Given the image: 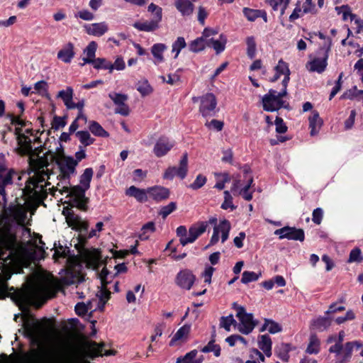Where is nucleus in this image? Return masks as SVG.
<instances>
[{"instance_id":"f257e3e1","label":"nucleus","mask_w":363,"mask_h":363,"mask_svg":"<svg viewBox=\"0 0 363 363\" xmlns=\"http://www.w3.org/2000/svg\"><path fill=\"white\" fill-rule=\"evenodd\" d=\"M23 326V328L19 329L18 332L29 339L32 345H36L43 332V327L40 322L28 311L24 316Z\"/></svg>"},{"instance_id":"f03ea898","label":"nucleus","mask_w":363,"mask_h":363,"mask_svg":"<svg viewBox=\"0 0 363 363\" xmlns=\"http://www.w3.org/2000/svg\"><path fill=\"white\" fill-rule=\"evenodd\" d=\"M199 112L204 118L215 116L218 111L216 109L217 99L213 93H207L201 98Z\"/></svg>"},{"instance_id":"7ed1b4c3","label":"nucleus","mask_w":363,"mask_h":363,"mask_svg":"<svg viewBox=\"0 0 363 363\" xmlns=\"http://www.w3.org/2000/svg\"><path fill=\"white\" fill-rule=\"evenodd\" d=\"M188 172V155L186 152L184 153L180 161L179 166L169 167L163 174V178L168 180H172L175 176H177L181 179H184Z\"/></svg>"},{"instance_id":"20e7f679","label":"nucleus","mask_w":363,"mask_h":363,"mask_svg":"<svg viewBox=\"0 0 363 363\" xmlns=\"http://www.w3.org/2000/svg\"><path fill=\"white\" fill-rule=\"evenodd\" d=\"M274 234L279 235L280 240L288 239L303 242L305 239V233L303 229L296 227L284 226L274 231Z\"/></svg>"},{"instance_id":"39448f33","label":"nucleus","mask_w":363,"mask_h":363,"mask_svg":"<svg viewBox=\"0 0 363 363\" xmlns=\"http://www.w3.org/2000/svg\"><path fill=\"white\" fill-rule=\"evenodd\" d=\"M329 44L327 48H320V51H324V55L322 57H315L308 62L310 65L309 71L316 72L319 74L323 73L328 65V52L330 50L332 41L330 38H328Z\"/></svg>"},{"instance_id":"423d86ee","label":"nucleus","mask_w":363,"mask_h":363,"mask_svg":"<svg viewBox=\"0 0 363 363\" xmlns=\"http://www.w3.org/2000/svg\"><path fill=\"white\" fill-rule=\"evenodd\" d=\"M238 318L240 321V323L237 325L238 330L244 335L251 333L259 323L257 320L254 319V315L251 313L246 312Z\"/></svg>"},{"instance_id":"0eeeda50","label":"nucleus","mask_w":363,"mask_h":363,"mask_svg":"<svg viewBox=\"0 0 363 363\" xmlns=\"http://www.w3.org/2000/svg\"><path fill=\"white\" fill-rule=\"evenodd\" d=\"M196 280V276L188 269L180 270L175 278L176 284L181 289L190 290Z\"/></svg>"},{"instance_id":"6e6552de","label":"nucleus","mask_w":363,"mask_h":363,"mask_svg":"<svg viewBox=\"0 0 363 363\" xmlns=\"http://www.w3.org/2000/svg\"><path fill=\"white\" fill-rule=\"evenodd\" d=\"M18 147L16 148V152L21 156H28V161L30 165L37 162L35 156H38V153H35L32 147L31 140L23 142L22 140H18Z\"/></svg>"},{"instance_id":"1a4fd4ad","label":"nucleus","mask_w":363,"mask_h":363,"mask_svg":"<svg viewBox=\"0 0 363 363\" xmlns=\"http://www.w3.org/2000/svg\"><path fill=\"white\" fill-rule=\"evenodd\" d=\"M174 146V142L165 136L160 137L155 144L153 153L157 157L166 155Z\"/></svg>"},{"instance_id":"9d476101","label":"nucleus","mask_w":363,"mask_h":363,"mask_svg":"<svg viewBox=\"0 0 363 363\" xmlns=\"http://www.w3.org/2000/svg\"><path fill=\"white\" fill-rule=\"evenodd\" d=\"M147 191L150 197L156 202H160L166 200L170 196L169 189L162 186L149 187L147 188Z\"/></svg>"},{"instance_id":"9b49d317","label":"nucleus","mask_w":363,"mask_h":363,"mask_svg":"<svg viewBox=\"0 0 363 363\" xmlns=\"http://www.w3.org/2000/svg\"><path fill=\"white\" fill-rule=\"evenodd\" d=\"M6 169L4 164H0V195L2 196L4 202H6V193L5 186L13 183L11 172H6Z\"/></svg>"},{"instance_id":"f8f14e48","label":"nucleus","mask_w":363,"mask_h":363,"mask_svg":"<svg viewBox=\"0 0 363 363\" xmlns=\"http://www.w3.org/2000/svg\"><path fill=\"white\" fill-rule=\"evenodd\" d=\"M57 164L59 166L61 173L69 179V174L75 172L77 161H74V159L72 156H67L65 158L64 162L57 161Z\"/></svg>"},{"instance_id":"ddd939ff","label":"nucleus","mask_w":363,"mask_h":363,"mask_svg":"<svg viewBox=\"0 0 363 363\" xmlns=\"http://www.w3.org/2000/svg\"><path fill=\"white\" fill-rule=\"evenodd\" d=\"M84 27L87 34L97 37L102 36L108 30L106 22L86 24Z\"/></svg>"},{"instance_id":"4468645a","label":"nucleus","mask_w":363,"mask_h":363,"mask_svg":"<svg viewBox=\"0 0 363 363\" xmlns=\"http://www.w3.org/2000/svg\"><path fill=\"white\" fill-rule=\"evenodd\" d=\"M125 194L128 196L135 198L139 203H145L148 200L147 189H140L135 186H130L125 190Z\"/></svg>"},{"instance_id":"2eb2a0df","label":"nucleus","mask_w":363,"mask_h":363,"mask_svg":"<svg viewBox=\"0 0 363 363\" xmlns=\"http://www.w3.org/2000/svg\"><path fill=\"white\" fill-rule=\"evenodd\" d=\"M354 347L357 349H359L363 347V344L360 341L357 340L346 342L344 347V352L342 357L337 361V363H346L349 362Z\"/></svg>"},{"instance_id":"dca6fc26","label":"nucleus","mask_w":363,"mask_h":363,"mask_svg":"<svg viewBox=\"0 0 363 363\" xmlns=\"http://www.w3.org/2000/svg\"><path fill=\"white\" fill-rule=\"evenodd\" d=\"M197 0H175L174 6L183 16H188L193 13L194 5L191 1Z\"/></svg>"},{"instance_id":"f3484780","label":"nucleus","mask_w":363,"mask_h":363,"mask_svg":"<svg viewBox=\"0 0 363 363\" xmlns=\"http://www.w3.org/2000/svg\"><path fill=\"white\" fill-rule=\"evenodd\" d=\"M50 297H47L45 290L34 292L29 298H27V303L40 308L44 305Z\"/></svg>"},{"instance_id":"a211bd4d","label":"nucleus","mask_w":363,"mask_h":363,"mask_svg":"<svg viewBox=\"0 0 363 363\" xmlns=\"http://www.w3.org/2000/svg\"><path fill=\"white\" fill-rule=\"evenodd\" d=\"M74 44L69 42L57 53V58L65 63H70L74 57Z\"/></svg>"},{"instance_id":"6ab92c4d","label":"nucleus","mask_w":363,"mask_h":363,"mask_svg":"<svg viewBox=\"0 0 363 363\" xmlns=\"http://www.w3.org/2000/svg\"><path fill=\"white\" fill-rule=\"evenodd\" d=\"M294 348L290 343L281 342L274 348V354L283 362H288L289 360V353Z\"/></svg>"},{"instance_id":"aec40b11","label":"nucleus","mask_w":363,"mask_h":363,"mask_svg":"<svg viewBox=\"0 0 363 363\" xmlns=\"http://www.w3.org/2000/svg\"><path fill=\"white\" fill-rule=\"evenodd\" d=\"M308 121L311 135H316L323 123V120L320 118L319 113L315 110L313 111L312 116L309 117Z\"/></svg>"},{"instance_id":"412c9836","label":"nucleus","mask_w":363,"mask_h":363,"mask_svg":"<svg viewBox=\"0 0 363 363\" xmlns=\"http://www.w3.org/2000/svg\"><path fill=\"white\" fill-rule=\"evenodd\" d=\"M97 50V43L95 41H91L84 50V53L86 57L82 58L83 63H80V66H84L85 64H91L94 62L95 59L96 52Z\"/></svg>"},{"instance_id":"4be33fe9","label":"nucleus","mask_w":363,"mask_h":363,"mask_svg":"<svg viewBox=\"0 0 363 363\" xmlns=\"http://www.w3.org/2000/svg\"><path fill=\"white\" fill-rule=\"evenodd\" d=\"M227 38L223 34H220L219 39L211 38L206 40L207 47L213 48L217 54L222 52L225 48Z\"/></svg>"},{"instance_id":"5701e85b","label":"nucleus","mask_w":363,"mask_h":363,"mask_svg":"<svg viewBox=\"0 0 363 363\" xmlns=\"http://www.w3.org/2000/svg\"><path fill=\"white\" fill-rule=\"evenodd\" d=\"M91 345L93 347H94V349L93 351L89 352L86 354V357L91 359H94L96 357L99 356H110L114 354V352L113 351L110 350H104V344L102 343L101 345H98L96 342H92Z\"/></svg>"},{"instance_id":"b1692460","label":"nucleus","mask_w":363,"mask_h":363,"mask_svg":"<svg viewBox=\"0 0 363 363\" xmlns=\"http://www.w3.org/2000/svg\"><path fill=\"white\" fill-rule=\"evenodd\" d=\"M88 189H85L84 187L82 186L81 185H76L73 186L71 188L69 187H63L62 189V194L63 192L68 193V196H69L71 199H84L86 191Z\"/></svg>"},{"instance_id":"393cba45","label":"nucleus","mask_w":363,"mask_h":363,"mask_svg":"<svg viewBox=\"0 0 363 363\" xmlns=\"http://www.w3.org/2000/svg\"><path fill=\"white\" fill-rule=\"evenodd\" d=\"M159 21L152 19L150 21L143 23L139 21L135 22L133 26L140 31L152 32L159 28Z\"/></svg>"},{"instance_id":"a878e982","label":"nucleus","mask_w":363,"mask_h":363,"mask_svg":"<svg viewBox=\"0 0 363 363\" xmlns=\"http://www.w3.org/2000/svg\"><path fill=\"white\" fill-rule=\"evenodd\" d=\"M66 221L69 227L73 230L82 231L83 230H86L88 225L82 220L81 217L77 214H74V217H69L66 219Z\"/></svg>"},{"instance_id":"bb28decb","label":"nucleus","mask_w":363,"mask_h":363,"mask_svg":"<svg viewBox=\"0 0 363 363\" xmlns=\"http://www.w3.org/2000/svg\"><path fill=\"white\" fill-rule=\"evenodd\" d=\"M332 318L325 316H319L318 318L313 320L312 326L313 328L318 330L319 331L326 330L331 325Z\"/></svg>"},{"instance_id":"cd10ccee","label":"nucleus","mask_w":363,"mask_h":363,"mask_svg":"<svg viewBox=\"0 0 363 363\" xmlns=\"http://www.w3.org/2000/svg\"><path fill=\"white\" fill-rule=\"evenodd\" d=\"M89 130L94 135L97 137L108 138L109 136V133L95 121H89Z\"/></svg>"},{"instance_id":"c85d7f7f","label":"nucleus","mask_w":363,"mask_h":363,"mask_svg":"<svg viewBox=\"0 0 363 363\" xmlns=\"http://www.w3.org/2000/svg\"><path fill=\"white\" fill-rule=\"evenodd\" d=\"M167 47L164 43H155L151 48V53L157 62L164 61L163 52L167 50Z\"/></svg>"},{"instance_id":"c756f323","label":"nucleus","mask_w":363,"mask_h":363,"mask_svg":"<svg viewBox=\"0 0 363 363\" xmlns=\"http://www.w3.org/2000/svg\"><path fill=\"white\" fill-rule=\"evenodd\" d=\"M320 342L315 334H311L309 338V343L307 346L306 352L308 354H317L320 352Z\"/></svg>"},{"instance_id":"7c9ffc66","label":"nucleus","mask_w":363,"mask_h":363,"mask_svg":"<svg viewBox=\"0 0 363 363\" xmlns=\"http://www.w3.org/2000/svg\"><path fill=\"white\" fill-rule=\"evenodd\" d=\"M206 40H205L202 36H201L191 41L189 45V50L195 53L203 50L207 46Z\"/></svg>"},{"instance_id":"2f4dec72","label":"nucleus","mask_w":363,"mask_h":363,"mask_svg":"<svg viewBox=\"0 0 363 363\" xmlns=\"http://www.w3.org/2000/svg\"><path fill=\"white\" fill-rule=\"evenodd\" d=\"M94 171L91 167L86 168L83 174L79 177V185L84 187L85 189L90 188V183L93 177Z\"/></svg>"},{"instance_id":"473e14b6","label":"nucleus","mask_w":363,"mask_h":363,"mask_svg":"<svg viewBox=\"0 0 363 363\" xmlns=\"http://www.w3.org/2000/svg\"><path fill=\"white\" fill-rule=\"evenodd\" d=\"M79 142L85 147L92 145L95 142V139L91 137L88 130H79L75 133Z\"/></svg>"},{"instance_id":"72a5a7b5","label":"nucleus","mask_w":363,"mask_h":363,"mask_svg":"<svg viewBox=\"0 0 363 363\" xmlns=\"http://www.w3.org/2000/svg\"><path fill=\"white\" fill-rule=\"evenodd\" d=\"M57 96L62 99L67 108L69 106L73 99V89L67 86L65 90H61L58 92Z\"/></svg>"},{"instance_id":"f704fd0d","label":"nucleus","mask_w":363,"mask_h":363,"mask_svg":"<svg viewBox=\"0 0 363 363\" xmlns=\"http://www.w3.org/2000/svg\"><path fill=\"white\" fill-rule=\"evenodd\" d=\"M96 69H108L109 73H112L113 67L111 66V62L104 57H98L94 60L91 63Z\"/></svg>"},{"instance_id":"c9c22d12","label":"nucleus","mask_w":363,"mask_h":363,"mask_svg":"<svg viewBox=\"0 0 363 363\" xmlns=\"http://www.w3.org/2000/svg\"><path fill=\"white\" fill-rule=\"evenodd\" d=\"M191 326L189 325L185 324L183 326H182L179 330L177 331V333L174 334L173 337L171 339L169 342V346H174L175 342L177 340H179L184 337L185 336L188 335L190 333Z\"/></svg>"},{"instance_id":"e433bc0d","label":"nucleus","mask_w":363,"mask_h":363,"mask_svg":"<svg viewBox=\"0 0 363 363\" xmlns=\"http://www.w3.org/2000/svg\"><path fill=\"white\" fill-rule=\"evenodd\" d=\"M218 227L219 233L221 232V242L223 243L228 239L231 225L229 220L223 219L220 220Z\"/></svg>"},{"instance_id":"4c0bfd02","label":"nucleus","mask_w":363,"mask_h":363,"mask_svg":"<svg viewBox=\"0 0 363 363\" xmlns=\"http://www.w3.org/2000/svg\"><path fill=\"white\" fill-rule=\"evenodd\" d=\"M88 202L89 198L85 196L83 199H70L68 201H65V203H67L71 207H77V208L85 211L87 210Z\"/></svg>"},{"instance_id":"58836bf2","label":"nucleus","mask_w":363,"mask_h":363,"mask_svg":"<svg viewBox=\"0 0 363 363\" xmlns=\"http://www.w3.org/2000/svg\"><path fill=\"white\" fill-rule=\"evenodd\" d=\"M246 45H247V55L250 60H252L255 57L256 51H257V44L255 42V37L254 36H248L246 38Z\"/></svg>"},{"instance_id":"ea45409f","label":"nucleus","mask_w":363,"mask_h":363,"mask_svg":"<svg viewBox=\"0 0 363 363\" xmlns=\"http://www.w3.org/2000/svg\"><path fill=\"white\" fill-rule=\"evenodd\" d=\"M137 90L143 96L150 95L153 91L152 87L146 79H144L138 82Z\"/></svg>"},{"instance_id":"a19ab883","label":"nucleus","mask_w":363,"mask_h":363,"mask_svg":"<svg viewBox=\"0 0 363 363\" xmlns=\"http://www.w3.org/2000/svg\"><path fill=\"white\" fill-rule=\"evenodd\" d=\"M277 91L274 89H270L267 94H264L262 99V107L265 111L266 107L274 104L276 101V95Z\"/></svg>"},{"instance_id":"79ce46f5","label":"nucleus","mask_w":363,"mask_h":363,"mask_svg":"<svg viewBox=\"0 0 363 363\" xmlns=\"http://www.w3.org/2000/svg\"><path fill=\"white\" fill-rule=\"evenodd\" d=\"M281 108L287 109L289 111L291 109V107L290 106L289 104L281 99L277 100L274 101V104H272V105L266 107L265 111L274 112L279 111Z\"/></svg>"},{"instance_id":"37998d69","label":"nucleus","mask_w":363,"mask_h":363,"mask_svg":"<svg viewBox=\"0 0 363 363\" xmlns=\"http://www.w3.org/2000/svg\"><path fill=\"white\" fill-rule=\"evenodd\" d=\"M237 326L238 323L234 319L233 315L230 314L228 316H222L220 319V326L223 328L226 331L230 330L231 325Z\"/></svg>"},{"instance_id":"c03bdc74","label":"nucleus","mask_w":363,"mask_h":363,"mask_svg":"<svg viewBox=\"0 0 363 363\" xmlns=\"http://www.w3.org/2000/svg\"><path fill=\"white\" fill-rule=\"evenodd\" d=\"M363 261V256L361 250L356 247L353 248L349 255V258L347 261V263H360Z\"/></svg>"},{"instance_id":"a18cd8bd","label":"nucleus","mask_w":363,"mask_h":363,"mask_svg":"<svg viewBox=\"0 0 363 363\" xmlns=\"http://www.w3.org/2000/svg\"><path fill=\"white\" fill-rule=\"evenodd\" d=\"M177 209V203L174 201L170 202L166 206H163L160 208L158 215L162 216L163 219H165L169 214L174 212Z\"/></svg>"},{"instance_id":"49530a36","label":"nucleus","mask_w":363,"mask_h":363,"mask_svg":"<svg viewBox=\"0 0 363 363\" xmlns=\"http://www.w3.org/2000/svg\"><path fill=\"white\" fill-rule=\"evenodd\" d=\"M186 46V43L184 37H178L172 44V52H175L174 59L177 58L182 49Z\"/></svg>"},{"instance_id":"de8ad7c7","label":"nucleus","mask_w":363,"mask_h":363,"mask_svg":"<svg viewBox=\"0 0 363 363\" xmlns=\"http://www.w3.org/2000/svg\"><path fill=\"white\" fill-rule=\"evenodd\" d=\"M38 186V184L34 182L29 179L26 184V187L23 190V194L26 199H30L36 194L34 186Z\"/></svg>"},{"instance_id":"09e8293b","label":"nucleus","mask_w":363,"mask_h":363,"mask_svg":"<svg viewBox=\"0 0 363 363\" xmlns=\"http://www.w3.org/2000/svg\"><path fill=\"white\" fill-rule=\"evenodd\" d=\"M67 115L63 116H55L52 121V128L55 130L64 128L67 125Z\"/></svg>"},{"instance_id":"8fccbe9b","label":"nucleus","mask_w":363,"mask_h":363,"mask_svg":"<svg viewBox=\"0 0 363 363\" xmlns=\"http://www.w3.org/2000/svg\"><path fill=\"white\" fill-rule=\"evenodd\" d=\"M108 96L117 106L124 105L125 102L128 100V96L124 94L111 92Z\"/></svg>"},{"instance_id":"3c124183","label":"nucleus","mask_w":363,"mask_h":363,"mask_svg":"<svg viewBox=\"0 0 363 363\" xmlns=\"http://www.w3.org/2000/svg\"><path fill=\"white\" fill-rule=\"evenodd\" d=\"M258 346L261 350L272 347V341L269 335H262L258 337Z\"/></svg>"},{"instance_id":"603ef678","label":"nucleus","mask_w":363,"mask_h":363,"mask_svg":"<svg viewBox=\"0 0 363 363\" xmlns=\"http://www.w3.org/2000/svg\"><path fill=\"white\" fill-rule=\"evenodd\" d=\"M260 275L261 273L257 274L254 272L245 271L242 275L241 282L246 284L252 281H255L259 279Z\"/></svg>"},{"instance_id":"864d4df0","label":"nucleus","mask_w":363,"mask_h":363,"mask_svg":"<svg viewBox=\"0 0 363 363\" xmlns=\"http://www.w3.org/2000/svg\"><path fill=\"white\" fill-rule=\"evenodd\" d=\"M197 353V350H193L187 352L184 356L178 357L176 363H194V358L196 357Z\"/></svg>"},{"instance_id":"5fc2aeb1","label":"nucleus","mask_w":363,"mask_h":363,"mask_svg":"<svg viewBox=\"0 0 363 363\" xmlns=\"http://www.w3.org/2000/svg\"><path fill=\"white\" fill-rule=\"evenodd\" d=\"M274 70L279 76L291 74L288 63L282 59L279 60L278 64L274 67Z\"/></svg>"},{"instance_id":"6e6d98bb","label":"nucleus","mask_w":363,"mask_h":363,"mask_svg":"<svg viewBox=\"0 0 363 363\" xmlns=\"http://www.w3.org/2000/svg\"><path fill=\"white\" fill-rule=\"evenodd\" d=\"M224 194V201L221 204L220 208L224 210H227L228 208H230L232 211L236 208V206L233 203V196L228 191H225L223 192Z\"/></svg>"},{"instance_id":"4d7b16f0","label":"nucleus","mask_w":363,"mask_h":363,"mask_svg":"<svg viewBox=\"0 0 363 363\" xmlns=\"http://www.w3.org/2000/svg\"><path fill=\"white\" fill-rule=\"evenodd\" d=\"M207 182L206 177L199 174L196 176V179L188 187L193 190H198L205 185Z\"/></svg>"},{"instance_id":"13d9d810","label":"nucleus","mask_w":363,"mask_h":363,"mask_svg":"<svg viewBox=\"0 0 363 363\" xmlns=\"http://www.w3.org/2000/svg\"><path fill=\"white\" fill-rule=\"evenodd\" d=\"M149 12L153 13V18L155 21L160 22L162 18V9L161 7L157 6L154 3H151L147 8Z\"/></svg>"},{"instance_id":"bf43d9fd","label":"nucleus","mask_w":363,"mask_h":363,"mask_svg":"<svg viewBox=\"0 0 363 363\" xmlns=\"http://www.w3.org/2000/svg\"><path fill=\"white\" fill-rule=\"evenodd\" d=\"M342 9L345 10L342 14L343 21H346L348 16H350V20L352 21L357 17L356 14L351 13L350 7L348 5H342L341 6L335 7V10L337 11L338 13H340L341 10Z\"/></svg>"},{"instance_id":"052dcab7","label":"nucleus","mask_w":363,"mask_h":363,"mask_svg":"<svg viewBox=\"0 0 363 363\" xmlns=\"http://www.w3.org/2000/svg\"><path fill=\"white\" fill-rule=\"evenodd\" d=\"M258 9H252L247 7H245L242 9V13L244 16L249 21H255L257 18H258L257 13H259Z\"/></svg>"},{"instance_id":"680f3d73","label":"nucleus","mask_w":363,"mask_h":363,"mask_svg":"<svg viewBox=\"0 0 363 363\" xmlns=\"http://www.w3.org/2000/svg\"><path fill=\"white\" fill-rule=\"evenodd\" d=\"M54 247L58 248L55 251L53 255V258L55 259H57L60 257H66L67 256V252H69V249L67 247H64L60 243H58V246H57V243L55 242Z\"/></svg>"},{"instance_id":"e2e57ef3","label":"nucleus","mask_w":363,"mask_h":363,"mask_svg":"<svg viewBox=\"0 0 363 363\" xmlns=\"http://www.w3.org/2000/svg\"><path fill=\"white\" fill-rule=\"evenodd\" d=\"M205 126L208 129H213L218 132L221 131L224 126V123L221 121L213 119L210 122L207 121Z\"/></svg>"},{"instance_id":"0e129e2a","label":"nucleus","mask_w":363,"mask_h":363,"mask_svg":"<svg viewBox=\"0 0 363 363\" xmlns=\"http://www.w3.org/2000/svg\"><path fill=\"white\" fill-rule=\"evenodd\" d=\"M274 124L276 125V132L277 133H285L288 130L286 125L281 117H276Z\"/></svg>"},{"instance_id":"69168bd1","label":"nucleus","mask_w":363,"mask_h":363,"mask_svg":"<svg viewBox=\"0 0 363 363\" xmlns=\"http://www.w3.org/2000/svg\"><path fill=\"white\" fill-rule=\"evenodd\" d=\"M323 217V211L321 208H316L312 213V220L314 223L319 225L321 223Z\"/></svg>"},{"instance_id":"338daca9","label":"nucleus","mask_w":363,"mask_h":363,"mask_svg":"<svg viewBox=\"0 0 363 363\" xmlns=\"http://www.w3.org/2000/svg\"><path fill=\"white\" fill-rule=\"evenodd\" d=\"M268 331L271 334H276L282 331V327L279 323L269 319Z\"/></svg>"},{"instance_id":"774afa93","label":"nucleus","mask_w":363,"mask_h":363,"mask_svg":"<svg viewBox=\"0 0 363 363\" xmlns=\"http://www.w3.org/2000/svg\"><path fill=\"white\" fill-rule=\"evenodd\" d=\"M74 16L76 18H80L84 21H91L94 18V14L88 10L79 11Z\"/></svg>"}]
</instances>
